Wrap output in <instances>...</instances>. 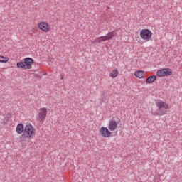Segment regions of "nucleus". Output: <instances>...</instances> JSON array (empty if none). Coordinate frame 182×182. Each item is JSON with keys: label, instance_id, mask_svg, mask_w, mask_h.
<instances>
[{"label": "nucleus", "instance_id": "obj_1", "mask_svg": "<svg viewBox=\"0 0 182 182\" xmlns=\"http://www.w3.org/2000/svg\"><path fill=\"white\" fill-rule=\"evenodd\" d=\"M155 105L157 109L156 111L151 112L153 116H164L167 114V112H168L170 107L168 104L161 100H158L155 102Z\"/></svg>", "mask_w": 182, "mask_h": 182}, {"label": "nucleus", "instance_id": "obj_2", "mask_svg": "<svg viewBox=\"0 0 182 182\" xmlns=\"http://www.w3.org/2000/svg\"><path fill=\"white\" fill-rule=\"evenodd\" d=\"M34 134L35 128H33V127L31 124L26 125L22 136H24V137H26L27 139H32L33 138Z\"/></svg>", "mask_w": 182, "mask_h": 182}, {"label": "nucleus", "instance_id": "obj_3", "mask_svg": "<svg viewBox=\"0 0 182 182\" xmlns=\"http://www.w3.org/2000/svg\"><path fill=\"white\" fill-rule=\"evenodd\" d=\"M151 36H153V33L147 28L142 29L140 31V37L143 41H145V42H149V41L151 39Z\"/></svg>", "mask_w": 182, "mask_h": 182}, {"label": "nucleus", "instance_id": "obj_4", "mask_svg": "<svg viewBox=\"0 0 182 182\" xmlns=\"http://www.w3.org/2000/svg\"><path fill=\"white\" fill-rule=\"evenodd\" d=\"M47 114H48V108L46 107L40 108L38 112L37 120H38V122H41V123H43V122L46 120Z\"/></svg>", "mask_w": 182, "mask_h": 182}, {"label": "nucleus", "instance_id": "obj_5", "mask_svg": "<svg viewBox=\"0 0 182 182\" xmlns=\"http://www.w3.org/2000/svg\"><path fill=\"white\" fill-rule=\"evenodd\" d=\"M173 75V71L170 68H163L161 70H159L156 72V76L158 77H164L166 76H171Z\"/></svg>", "mask_w": 182, "mask_h": 182}, {"label": "nucleus", "instance_id": "obj_6", "mask_svg": "<svg viewBox=\"0 0 182 182\" xmlns=\"http://www.w3.org/2000/svg\"><path fill=\"white\" fill-rule=\"evenodd\" d=\"M38 26L41 31H43V32H49V31H50L49 23L45 21L38 23Z\"/></svg>", "mask_w": 182, "mask_h": 182}, {"label": "nucleus", "instance_id": "obj_7", "mask_svg": "<svg viewBox=\"0 0 182 182\" xmlns=\"http://www.w3.org/2000/svg\"><path fill=\"white\" fill-rule=\"evenodd\" d=\"M117 126H119V122L115 119H111L108 124V129L109 132H114L117 129Z\"/></svg>", "mask_w": 182, "mask_h": 182}, {"label": "nucleus", "instance_id": "obj_8", "mask_svg": "<svg viewBox=\"0 0 182 182\" xmlns=\"http://www.w3.org/2000/svg\"><path fill=\"white\" fill-rule=\"evenodd\" d=\"M100 133L102 137H110L112 136V132L109 131V129L107 127H102L100 130Z\"/></svg>", "mask_w": 182, "mask_h": 182}, {"label": "nucleus", "instance_id": "obj_9", "mask_svg": "<svg viewBox=\"0 0 182 182\" xmlns=\"http://www.w3.org/2000/svg\"><path fill=\"white\" fill-rule=\"evenodd\" d=\"M24 65L26 69H32V65H33V59L31 58H26L24 59Z\"/></svg>", "mask_w": 182, "mask_h": 182}, {"label": "nucleus", "instance_id": "obj_10", "mask_svg": "<svg viewBox=\"0 0 182 182\" xmlns=\"http://www.w3.org/2000/svg\"><path fill=\"white\" fill-rule=\"evenodd\" d=\"M117 35V32L116 30H114L112 31L108 32L107 35L105 36V38L107 41H110V39H113L114 36Z\"/></svg>", "mask_w": 182, "mask_h": 182}, {"label": "nucleus", "instance_id": "obj_11", "mask_svg": "<svg viewBox=\"0 0 182 182\" xmlns=\"http://www.w3.org/2000/svg\"><path fill=\"white\" fill-rule=\"evenodd\" d=\"M25 132V127H23V124H18L16 127V132L18 134H22Z\"/></svg>", "mask_w": 182, "mask_h": 182}, {"label": "nucleus", "instance_id": "obj_12", "mask_svg": "<svg viewBox=\"0 0 182 182\" xmlns=\"http://www.w3.org/2000/svg\"><path fill=\"white\" fill-rule=\"evenodd\" d=\"M134 76L138 79H143L144 77V71L139 70L134 73Z\"/></svg>", "mask_w": 182, "mask_h": 182}, {"label": "nucleus", "instance_id": "obj_13", "mask_svg": "<svg viewBox=\"0 0 182 182\" xmlns=\"http://www.w3.org/2000/svg\"><path fill=\"white\" fill-rule=\"evenodd\" d=\"M106 41H107V38H106V36H104L97 38L94 41V42H95V43H101V42H106Z\"/></svg>", "mask_w": 182, "mask_h": 182}, {"label": "nucleus", "instance_id": "obj_14", "mask_svg": "<svg viewBox=\"0 0 182 182\" xmlns=\"http://www.w3.org/2000/svg\"><path fill=\"white\" fill-rule=\"evenodd\" d=\"M156 79H157V77H156V75H151L146 79V83H153V82H154Z\"/></svg>", "mask_w": 182, "mask_h": 182}, {"label": "nucleus", "instance_id": "obj_15", "mask_svg": "<svg viewBox=\"0 0 182 182\" xmlns=\"http://www.w3.org/2000/svg\"><path fill=\"white\" fill-rule=\"evenodd\" d=\"M118 75H119V71L117 70V69H115V70H113L110 73V77L114 79L115 77H117Z\"/></svg>", "mask_w": 182, "mask_h": 182}, {"label": "nucleus", "instance_id": "obj_16", "mask_svg": "<svg viewBox=\"0 0 182 182\" xmlns=\"http://www.w3.org/2000/svg\"><path fill=\"white\" fill-rule=\"evenodd\" d=\"M9 60V58L0 55V62L1 63H6Z\"/></svg>", "mask_w": 182, "mask_h": 182}, {"label": "nucleus", "instance_id": "obj_17", "mask_svg": "<svg viewBox=\"0 0 182 182\" xmlns=\"http://www.w3.org/2000/svg\"><path fill=\"white\" fill-rule=\"evenodd\" d=\"M17 68H21V69H26V67L25 65V62H18L16 64Z\"/></svg>", "mask_w": 182, "mask_h": 182}, {"label": "nucleus", "instance_id": "obj_18", "mask_svg": "<svg viewBox=\"0 0 182 182\" xmlns=\"http://www.w3.org/2000/svg\"><path fill=\"white\" fill-rule=\"evenodd\" d=\"M61 80H63V77H61Z\"/></svg>", "mask_w": 182, "mask_h": 182}]
</instances>
